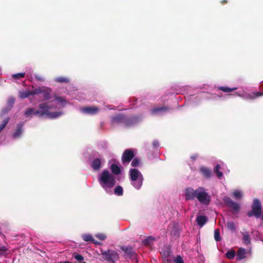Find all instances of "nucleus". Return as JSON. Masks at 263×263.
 <instances>
[{"label":"nucleus","mask_w":263,"mask_h":263,"mask_svg":"<svg viewBox=\"0 0 263 263\" xmlns=\"http://www.w3.org/2000/svg\"><path fill=\"white\" fill-rule=\"evenodd\" d=\"M221 3L222 4H226V3H227V0H223V1H222L221 2Z\"/></svg>","instance_id":"53"},{"label":"nucleus","mask_w":263,"mask_h":263,"mask_svg":"<svg viewBox=\"0 0 263 263\" xmlns=\"http://www.w3.org/2000/svg\"><path fill=\"white\" fill-rule=\"evenodd\" d=\"M153 146H154V147H157V146H158V145H159V143H158V142L157 141L155 140V141H153Z\"/></svg>","instance_id":"49"},{"label":"nucleus","mask_w":263,"mask_h":263,"mask_svg":"<svg viewBox=\"0 0 263 263\" xmlns=\"http://www.w3.org/2000/svg\"><path fill=\"white\" fill-rule=\"evenodd\" d=\"M102 255L103 258L109 262H115L119 258L118 253L114 250H108L106 251L102 252Z\"/></svg>","instance_id":"5"},{"label":"nucleus","mask_w":263,"mask_h":263,"mask_svg":"<svg viewBox=\"0 0 263 263\" xmlns=\"http://www.w3.org/2000/svg\"><path fill=\"white\" fill-rule=\"evenodd\" d=\"M55 81L60 83H68L70 80L66 77H59L55 79Z\"/></svg>","instance_id":"22"},{"label":"nucleus","mask_w":263,"mask_h":263,"mask_svg":"<svg viewBox=\"0 0 263 263\" xmlns=\"http://www.w3.org/2000/svg\"><path fill=\"white\" fill-rule=\"evenodd\" d=\"M92 168L96 171L100 170L101 166V160L99 158L95 159L91 163Z\"/></svg>","instance_id":"18"},{"label":"nucleus","mask_w":263,"mask_h":263,"mask_svg":"<svg viewBox=\"0 0 263 263\" xmlns=\"http://www.w3.org/2000/svg\"><path fill=\"white\" fill-rule=\"evenodd\" d=\"M34 111V109L33 108H29L26 110L25 112V116L28 117L32 114H33Z\"/></svg>","instance_id":"40"},{"label":"nucleus","mask_w":263,"mask_h":263,"mask_svg":"<svg viewBox=\"0 0 263 263\" xmlns=\"http://www.w3.org/2000/svg\"><path fill=\"white\" fill-rule=\"evenodd\" d=\"M42 89V88L39 87V88L33 89L32 90H30L31 95L41 94V93L42 92L41 91Z\"/></svg>","instance_id":"39"},{"label":"nucleus","mask_w":263,"mask_h":263,"mask_svg":"<svg viewBox=\"0 0 263 263\" xmlns=\"http://www.w3.org/2000/svg\"><path fill=\"white\" fill-rule=\"evenodd\" d=\"M220 168L221 167H220V165L217 164H216V165L215 166V167L214 168V173H215L217 174V176L218 178H220L223 175L222 172L219 171V170L220 169Z\"/></svg>","instance_id":"25"},{"label":"nucleus","mask_w":263,"mask_h":263,"mask_svg":"<svg viewBox=\"0 0 263 263\" xmlns=\"http://www.w3.org/2000/svg\"><path fill=\"white\" fill-rule=\"evenodd\" d=\"M23 126L24 123L23 122H19L17 124L16 129L12 134L13 139H17L21 136L23 132Z\"/></svg>","instance_id":"9"},{"label":"nucleus","mask_w":263,"mask_h":263,"mask_svg":"<svg viewBox=\"0 0 263 263\" xmlns=\"http://www.w3.org/2000/svg\"><path fill=\"white\" fill-rule=\"evenodd\" d=\"M41 94H42L43 100L47 101L51 98L52 90L49 88H43L42 89Z\"/></svg>","instance_id":"16"},{"label":"nucleus","mask_w":263,"mask_h":263,"mask_svg":"<svg viewBox=\"0 0 263 263\" xmlns=\"http://www.w3.org/2000/svg\"><path fill=\"white\" fill-rule=\"evenodd\" d=\"M31 95L30 90H26L24 91H20L19 96L22 99H26Z\"/></svg>","instance_id":"28"},{"label":"nucleus","mask_w":263,"mask_h":263,"mask_svg":"<svg viewBox=\"0 0 263 263\" xmlns=\"http://www.w3.org/2000/svg\"><path fill=\"white\" fill-rule=\"evenodd\" d=\"M25 72L17 73L13 74L12 75V78L13 79H20L21 78H24L25 77Z\"/></svg>","instance_id":"38"},{"label":"nucleus","mask_w":263,"mask_h":263,"mask_svg":"<svg viewBox=\"0 0 263 263\" xmlns=\"http://www.w3.org/2000/svg\"><path fill=\"white\" fill-rule=\"evenodd\" d=\"M72 257L76 259L79 263H82L84 260V257L82 255L79 254L77 253H73Z\"/></svg>","instance_id":"27"},{"label":"nucleus","mask_w":263,"mask_h":263,"mask_svg":"<svg viewBox=\"0 0 263 263\" xmlns=\"http://www.w3.org/2000/svg\"><path fill=\"white\" fill-rule=\"evenodd\" d=\"M197 224L200 227H202L208 221L206 216L203 215L198 216L196 218Z\"/></svg>","instance_id":"17"},{"label":"nucleus","mask_w":263,"mask_h":263,"mask_svg":"<svg viewBox=\"0 0 263 263\" xmlns=\"http://www.w3.org/2000/svg\"><path fill=\"white\" fill-rule=\"evenodd\" d=\"M235 251L233 250L228 251L226 254V257L229 259H233L235 257Z\"/></svg>","instance_id":"30"},{"label":"nucleus","mask_w":263,"mask_h":263,"mask_svg":"<svg viewBox=\"0 0 263 263\" xmlns=\"http://www.w3.org/2000/svg\"><path fill=\"white\" fill-rule=\"evenodd\" d=\"M261 205L260 201L258 199L253 200L252 205V211H249L247 215L249 217L255 216L256 218L261 217Z\"/></svg>","instance_id":"4"},{"label":"nucleus","mask_w":263,"mask_h":263,"mask_svg":"<svg viewBox=\"0 0 263 263\" xmlns=\"http://www.w3.org/2000/svg\"><path fill=\"white\" fill-rule=\"evenodd\" d=\"M163 263H171V259L169 258H163Z\"/></svg>","instance_id":"47"},{"label":"nucleus","mask_w":263,"mask_h":263,"mask_svg":"<svg viewBox=\"0 0 263 263\" xmlns=\"http://www.w3.org/2000/svg\"><path fill=\"white\" fill-rule=\"evenodd\" d=\"M62 113L60 111H53V112H49L47 115V116L51 119H54L57 117H60Z\"/></svg>","instance_id":"24"},{"label":"nucleus","mask_w":263,"mask_h":263,"mask_svg":"<svg viewBox=\"0 0 263 263\" xmlns=\"http://www.w3.org/2000/svg\"><path fill=\"white\" fill-rule=\"evenodd\" d=\"M15 100L13 98H10L9 100V103L13 104L14 103Z\"/></svg>","instance_id":"51"},{"label":"nucleus","mask_w":263,"mask_h":263,"mask_svg":"<svg viewBox=\"0 0 263 263\" xmlns=\"http://www.w3.org/2000/svg\"><path fill=\"white\" fill-rule=\"evenodd\" d=\"M227 227L228 229L231 231L232 232H234L236 229V227L234 223V222L232 221H227Z\"/></svg>","instance_id":"26"},{"label":"nucleus","mask_w":263,"mask_h":263,"mask_svg":"<svg viewBox=\"0 0 263 263\" xmlns=\"http://www.w3.org/2000/svg\"><path fill=\"white\" fill-rule=\"evenodd\" d=\"M134 157L133 151L130 149H126L123 152L122 156V162L123 164L128 163Z\"/></svg>","instance_id":"6"},{"label":"nucleus","mask_w":263,"mask_h":263,"mask_svg":"<svg viewBox=\"0 0 263 263\" xmlns=\"http://www.w3.org/2000/svg\"><path fill=\"white\" fill-rule=\"evenodd\" d=\"M214 238L216 241H219L221 240L220 235V231L219 229H215L214 231Z\"/></svg>","instance_id":"33"},{"label":"nucleus","mask_w":263,"mask_h":263,"mask_svg":"<svg viewBox=\"0 0 263 263\" xmlns=\"http://www.w3.org/2000/svg\"><path fill=\"white\" fill-rule=\"evenodd\" d=\"M139 120V117L137 116H132L131 117H127L125 116L124 126L129 127L134 124L137 123Z\"/></svg>","instance_id":"15"},{"label":"nucleus","mask_w":263,"mask_h":263,"mask_svg":"<svg viewBox=\"0 0 263 263\" xmlns=\"http://www.w3.org/2000/svg\"><path fill=\"white\" fill-rule=\"evenodd\" d=\"M131 184L137 190L141 188L143 182V176L141 173L136 168H132L129 171Z\"/></svg>","instance_id":"2"},{"label":"nucleus","mask_w":263,"mask_h":263,"mask_svg":"<svg viewBox=\"0 0 263 263\" xmlns=\"http://www.w3.org/2000/svg\"><path fill=\"white\" fill-rule=\"evenodd\" d=\"M140 164V160L137 157L134 158L133 159V160L131 163V165L133 167H137L139 166Z\"/></svg>","instance_id":"36"},{"label":"nucleus","mask_w":263,"mask_h":263,"mask_svg":"<svg viewBox=\"0 0 263 263\" xmlns=\"http://www.w3.org/2000/svg\"><path fill=\"white\" fill-rule=\"evenodd\" d=\"M96 237L101 240H104L106 238V235L102 233L97 234Z\"/></svg>","instance_id":"43"},{"label":"nucleus","mask_w":263,"mask_h":263,"mask_svg":"<svg viewBox=\"0 0 263 263\" xmlns=\"http://www.w3.org/2000/svg\"><path fill=\"white\" fill-rule=\"evenodd\" d=\"M227 206L232 209L234 211L238 212L240 209L238 203L233 201L229 197H225L223 199Z\"/></svg>","instance_id":"7"},{"label":"nucleus","mask_w":263,"mask_h":263,"mask_svg":"<svg viewBox=\"0 0 263 263\" xmlns=\"http://www.w3.org/2000/svg\"><path fill=\"white\" fill-rule=\"evenodd\" d=\"M154 240V239L153 238V237H152V236L148 237L147 238H146L144 240L143 243L146 245H148L151 242H152Z\"/></svg>","instance_id":"42"},{"label":"nucleus","mask_w":263,"mask_h":263,"mask_svg":"<svg viewBox=\"0 0 263 263\" xmlns=\"http://www.w3.org/2000/svg\"><path fill=\"white\" fill-rule=\"evenodd\" d=\"M233 195L234 197L236 199H241L242 198V193L240 191H235L233 193Z\"/></svg>","instance_id":"37"},{"label":"nucleus","mask_w":263,"mask_h":263,"mask_svg":"<svg viewBox=\"0 0 263 263\" xmlns=\"http://www.w3.org/2000/svg\"><path fill=\"white\" fill-rule=\"evenodd\" d=\"M58 263H72V262H70L69 261H62L59 262Z\"/></svg>","instance_id":"52"},{"label":"nucleus","mask_w":263,"mask_h":263,"mask_svg":"<svg viewBox=\"0 0 263 263\" xmlns=\"http://www.w3.org/2000/svg\"><path fill=\"white\" fill-rule=\"evenodd\" d=\"M55 99L60 102H61L64 101L63 98H62L61 97H56Z\"/></svg>","instance_id":"50"},{"label":"nucleus","mask_w":263,"mask_h":263,"mask_svg":"<svg viewBox=\"0 0 263 263\" xmlns=\"http://www.w3.org/2000/svg\"><path fill=\"white\" fill-rule=\"evenodd\" d=\"M101 186L106 191L112 188L115 184V178L107 170H104L100 175L99 179Z\"/></svg>","instance_id":"1"},{"label":"nucleus","mask_w":263,"mask_h":263,"mask_svg":"<svg viewBox=\"0 0 263 263\" xmlns=\"http://www.w3.org/2000/svg\"><path fill=\"white\" fill-rule=\"evenodd\" d=\"M125 115L121 114H118L111 118L112 123L123 124L124 125Z\"/></svg>","instance_id":"11"},{"label":"nucleus","mask_w":263,"mask_h":263,"mask_svg":"<svg viewBox=\"0 0 263 263\" xmlns=\"http://www.w3.org/2000/svg\"><path fill=\"white\" fill-rule=\"evenodd\" d=\"M175 263H184V261L182 257L180 255H177L176 258L174 260Z\"/></svg>","instance_id":"41"},{"label":"nucleus","mask_w":263,"mask_h":263,"mask_svg":"<svg viewBox=\"0 0 263 263\" xmlns=\"http://www.w3.org/2000/svg\"><path fill=\"white\" fill-rule=\"evenodd\" d=\"M8 248L5 246H0V256H6Z\"/></svg>","instance_id":"35"},{"label":"nucleus","mask_w":263,"mask_h":263,"mask_svg":"<svg viewBox=\"0 0 263 263\" xmlns=\"http://www.w3.org/2000/svg\"><path fill=\"white\" fill-rule=\"evenodd\" d=\"M196 198L202 204L208 205L210 202V197L206 192V190L202 187L196 189Z\"/></svg>","instance_id":"3"},{"label":"nucleus","mask_w":263,"mask_h":263,"mask_svg":"<svg viewBox=\"0 0 263 263\" xmlns=\"http://www.w3.org/2000/svg\"><path fill=\"white\" fill-rule=\"evenodd\" d=\"M121 249L124 252L126 258H134L136 257V254L132 247L122 246L121 247Z\"/></svg>","instance_id":"8"},{"label":"nucleus","mask_w":263,"mask_h":263,"mask_svg":"<svg viewBox=\"0 0 263 263\" xmlns=\"http://www.w3.org/2000/svg\"><path fill=\"white\" fill-rule=\"evenodd\" d=\"M110 169L112 173L115 175H118L121 173V170L120 167L116 164H111Z\"/></svg>","instance_id":"21"},{"label":"nucleus","mask_w":263,"mask_h":263,"mask_svg":"<svg viewBox=\"0 0 263 263\" xmlns=\"http://www.w3.org/2000/svg\"><path fill=\"white\" fill-rule=\"evenodd\" d=\"M82 239L85 241H93L94 239L90 234H84L82 236Z\"/></svg>","instance_id":"32"},{"label":"nucleus","mask_w":263,"mask_h":263,"mask_svg":"<svg viewBox=\"0 0 263 263\" xmlns=\"http://www.w3.org/2000/svg\"><path fill=\"white\" fill-rule=\"evenodd\" d=\"M198 155L197 154H194L191 157V159L193 160H195L196 158L198 157Z\"/></svg>","instance_id":"48"},{"label":"nucleus","mask_w":263,"mask_h":263,"mask_svg":"<svg viewBox=\"0 0 263 263\" xmlns=\"http://www.w3.org/2000/svg\"><path fill=\"white\" fill-rule=\"evenodd\" d=\"M39 107L41 110L42 114L43 115V116H47L49 112V109L55 108L51 105H49L47 103H44L39 104Z\"/></svg>","instance_id":"12"},{"label":"nucleus","mask_w":263,"mask_h":263,"mask_svg":"<svg viewBox=\"0 0 263 263\" xmlns=\"http://www.w3.org/2000/svg\"><path fill=\"white\" fill-rule=\"evenodd\" d=\"M246 250L243 248H239L237 252V258L241 260L245 258Z\"/></svg>","instance_id":"20"},{"label":"nucleus","mask_w":263,"mask_h":263,"mask_svg":"<svg viewBox=\"0 0 263 263\" xmlns=\"http://www.w3.org/2000/svg\"><path fill=\"white\" fill-rule=\"evenodd\" d=\"M169 110V108L166 106H163L162 107H155L153 108L151 110V112L152 114H156L159 112L161 111H166Z\"/></svg>","instance_id":"19"},{"label":"nucleus","mask_w":263,"mask_h":263,"mask_svg":"<svg viewBox=\"0 0 263 263\" xmlns=\"http://www.w3.org/2000/svg\"><path fill=\"white\" fill-rule=\"evenodd\" d=\"M35 79L36 80H39L40 81H41V82H43L45 80L44 78L42 76H40L39 74H36L35 76Z\"/></svg>","instance_id":"45"},{"label":"nucleus","mask_w":263,"mask_h":263,"mask_svg":"<svg viewBox=\"0 0 263 263\" xmlns=\"http://www.w3.org/2000/svg\"><path fill=\"white\" fill-rule=\"evenodd\" d=\"M253 96L252 97V98H256L260 96H263V92H256L253 93Z\"/></svg>","instance_id":"44"},{"label":"nucleus","mask_w":263,"mask_h":263,"mask_svg":"<svg viewBox=\"0 0 263 263\" xmlns=\"http://www.w3.org/2000/svg\"><path fill=\"white\" fill-rule=\"evenodd\" d=\"M196 190H194L191 187L185 189V195L186 200H194L196 198Z\"/></svg>","instance_id":"10"},{"label":"nucleus","mask_w":263,"mask_h":263,"mask_svg":"<svg viewBox=\"0 0 263 263\" xmlns=\"http://www.w3.org/2000/svg\"><path fill=\"white\" fill-rule=\"evenodd\" d=\"M171 251L169 249H167L166 250H164L162 253V258H168V257L171 256Z\"/></svg>","instance_id":"34"},{"label":"nucleus","mask_w":263,"mask_h":263,"mask_svg":"<svg viewBox=\"0 0 263 263\" xmlns=\"http://www.w3.org/2000/svg\"><path fill=\"white\" fill-rule=\"evenodd\" d=\"M237 89V87H234L232 88H230L228 87L221 86L218 88L219 90H222L223 92H232L233 90H236Z\"/></svg>","instance_id":"31"},{"label":"nucleus","mask_w":263,"mask_h":263,"mask_svg":"<svg viewBox=\"0 0 263 263\" xmlns=\"http://www.w3.org/2000/svg\"><path fill=\"white\" fill-rule=\"evenodd\" d=\"M115 194L118 196H122L123 194V190L122 186L118 185L114 190Z\"/></svg>","instance_id":"29"},{"label":"nucleus","mask_w":263,"mask_h":263,"mask_svg":"<svg viewBox=\"0 0 263 263\" xmlns=\"http://www.w3.org/2000/svg\"><path fill=\"white\" fill-rule=\"evenodd\" d=\"M199 171L203 176L206 179L210 178L213 175L212 171L208 167L204 166H201L199 168Z\"/></svg>","instance_id":"14"},{"label":"nucleus","mask_w":263,"mask_h":263,"mask_svg":"<svg viewBox=\"0 0 263 263\" xmlns=\"http://www.w3.org/2000/svg\"><path fill=\"white\" fill-rule=\"evenodd\" d=\"M243 234V242L247 245H250L251 243V239L250 236L248 232L247 233H242Z\"/></svg>","instance_id":"23"},{"label":"nucleus","mask_w":263,"mask_h":263,"mask_svg":"<svg viewBox=\"0 0 263 263\" xmlns=\"http://www.w3.org/2000/svg\"><path fill=\"white\" fill-rule=\"evenodd\" d=\"M99 108L97 107H85L81 108L82 112L89 115H95L99 111Z\"/></svg>","instance_id":"13"},{"label":"nucleus","mask_w":263,"mask_h":263,"mask_svg":"<svg viewBox=\"0 0 263 263\" xmlns=\"http://www.w3.org/2000/svg\"><path fill=\"white\" fill-rule=\"evenodd\" d=\"M33 114H34V115H39L40 116H43V115L42 114V111L41 110L40 111V110H34Z\"/></svg>","instance_id":"46"}]
</instances>
